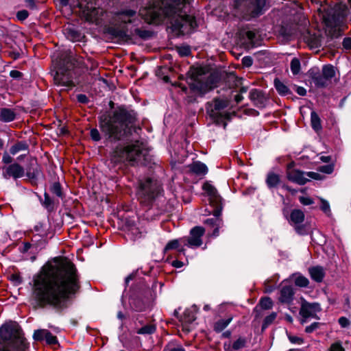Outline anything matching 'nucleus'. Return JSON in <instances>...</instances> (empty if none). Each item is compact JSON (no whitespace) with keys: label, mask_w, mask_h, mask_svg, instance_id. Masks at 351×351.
<instances>
[{"label":"nucleus","mask_w":351,"mask_h":351,"mask_svg":"<svg viewBox=\"0 0 351 351\" xmlns=\"http://www.w3.org/2000/svg\"><path fill=\"white\" fill-rule=\"evenodd\" d=\"M80 288L77 271L67 259H56L45 265L34 278L35 306L61 308L70 294Z\"/></svg>","instance_id":"nucleus-1"},{"label":"nucleus","mask_w":351,"mask_h":351,"mask_svg":"<svg viewBox=\"0 0 351 351\" xmlns=\"http://www.w3.org/2000/svg\"><path fill=\"white\" fill-rule=\"evenodd\" d=\"M191 0H155V24L167 19L170 21L171 29L176 34L189 33L195 26L193 16L186 14L184 9Z\"/></svg>","instance_id":"nucleus-2"},{"label":"nucleus","mask_w":351,"mask_h":351,"mask_svg":"<svg viewBox=\"0 0 351 351\" xmlns=\"http://www.w3.org/2000/svg\"><path fill=\"white\" fill-rule=\"evenodd\" d=\"M134 119L128 111L119 109L114 111L112 116H101L99 118V127L108 141L115 142L127 134Z\"/></svg>","instance_id":"nucleus-3"},{"label":"nucleus","mask_w":351,"mask_h":351,"mask_svg":"<svg viewBox=\"0 0 351 351\" xmlns=\"http://www.w3.org/2000/svg\"><path fill=\"white\" fill-rule=\"evenodd\" d=\"M29 343L20 326L9 322L0 327V351H28Z\"/></svg>","instance_id":"nucleus-4"},{"label":"nucleus","mask_w":351,"mask_h":351,"mask_svg":"<svg viewBox=\"0 0 351 351\" xmlns=\"http://www.w3.org/2000/svg\"><path fill=\"white\" fill-rule=\"evenodd\" d=\"M53 62L56 71L53 77L55 84L61 87V90H69L75 86L72 70L75 66V59L71 51H65Z\"/></svg>","instance_id":"nucleus-5"},{"label":"nucleus","mask_w":351,"mask_h":351,"mask_svg":"<svg viewBox=\"0 0 351 351\" xmlns=\"http://www.w3.org/2000/svg\"><path fill=\"white\" fill-rule=\"evenodd\" d=\"M351 13L347 5L338 3L324 17L326 32L331 37H337L342 31V27Z\"/></svg>","instance_id":"nucleus-6"},{"label":"nucleus","mask_w":351,"mask_h":351,"mask_svg":"<svg viewBox=\"0 0 351 351\" xmlns=\"http://www.w3.org/2000/svg\"><path fill=\"white\" fill-rule=\"evenodd\" d=\"M189 73L190 77L188 80V84L191 89L197 94H205L216 85L215 77L209 72L205 71L202 67H192Z\"/></svg>","instance_id":"nucleus-7"},{"label":"nucleus","mask_w":351,"mask_h":351,"mask_svg":"<svg viewBox=\"0 0 351 351\" xmlns=\"http://www.w3.org/2000/svg\"><path fill=\"white\" fill-rule=\"evenodd\" d=\"M266 0H234V14L249 21L262 15L265 11Z\"/></svg>","instance_id":"nucleus-8"},{"label":"nucleus","mask_w":351,"mask_h":351,"mask_svg":"<svg viewBox=\"0 0 351 351\" xmlns=\"http://www.w3.org/2000/svg\"><path fill=\"white\" fill-rule=\"evenodd\" d=\"M202 189L208 197L209 204L215 208V210H213L214 217L207 219L204 223L206 225L215 228L212 235L213 237H217L219 235V228L221 225V220L219 218L222 210L221 198L218 195L215 188L210 184H204Z\"/></svg>","instance_id":"nucleus-9"},{"label":"nucleus","mask_w":351,"mask_h":351,"mask_svg":"<svg viewBox=\"0 0 351 351\" xmlns=\"http://www.w3.org/2000/svg\"><path fill=\"white\" fill-rule=\"evenodd\" d=\"M136 15V10L128 8L122 9L115 13L110 21L112 27H109V32L119 40H127L128 38L127 32L121 25L132 23Z\"/></svg>","instance_id":"nucleus-10"},{"label":"nucleus","mask_w":351,"mask_h":351,"mask_svg":"<svg viewBox=\"0 0 351 351\" xmlns=\"http://www.w3.org/2000/svg\"><path fill=\"white\" fill-rule=\"evenodd\" d=\"M146 154L147 151L136 143L124 147H117L112 154V160L114 162L128 161L144 163Z\"/></svg>","instance_id":"nucleus-11"},{"label":"nucleus","mask_w":351,"mask_h":351,"mask_svg":"<svg viewBox=\"0 0 351 351\" xmlns=\"http://www.w3.org/2000/svg\"><path fill=\"white\" fill-rule=\"evenodd\" d=\"M228 106L227 100L216 99L208 104L206 109L210 118L217 124H220L230 117V113L226 110Z\"/></svg>","instance_id":"nucleus-12"},{"label":"nucleus","mask_w":351,"mask_h":351,"mask_svg":"<svg viewBox=\"0 0 351 351\" xmlns=\"http://www.w3.org/2000/svg\"><path fill=\"white\" fill-rule=\"evenodd\" d=\"M77 6L86 21L98 25L105 22L107 14L101 8H96L93 3H78Z\"/></svg>","instance_id":"nucleus-13"},{"label":"nucleus","mask_w":351,"mask_h":351,"mask_svg":"<svg viewBox=\"0 0 351 351\" xmlns=\"http://www.w3.org/2000/svg\"><path fill=\"white\" fill-rule=\"evenodd\" d=\"M138 194L141 204L147 209H151L154 199L153 184L151 178L141 184Z\"/></svg>","instance_id":"nucleus-14"},{"label":"nucleus","mask_w":351,"mask_h":351,"mask_svg":"<svg viewBox=\"0 0 351 351\" xmlns=\"http://www.w3.org/2000/svg\"><path fill=\"white\" fill-rule=\"evenodd\" d=\"M204 228L200 226H195L190 231L189 238L183 237L185 240L184 245L191 248H196L202 245V237L204 234Z\"/></svg>","instance_id":"nucleus-15"},{"label":"nucleus","mask_w":351,"mask_h":351,"mask_svg":"<svg viewBox=\"0 0 351 351\" xmlns=\"http://www.w3.org/2000/svg\"><path fill=\"white\" fill-rule=\"evenodd\" d=\"M293 163H290L287 166V176L288 180L300 185L304 184L309 179L305 177V173L293 169Z\"/></svg>","instance_id":"nucleus-16"},{"label":"nucleus","mask_w":351,"mask_h":351,"mask_svg":"<svg viewBox=\"0 0 351 351\" xmlns=\"http://www.w3.org/2000/svg\"><path fill=\"white\" fill-rule=\"evenodd\" d=\"M321 311L320 305L317 302L310 303L306 301L302 302L300 314L304 318L317 317V313Z\"/></svg>","instance_id":"nucleus-17"},{"label":"nucleus","mask_w":351,"mask_h":351,"mask_svg":"<svg viewBox=\"0 0 351 351\" xmlns=\"http://www.w3.org/2000/svg\"><path fill=\"white\" fill-rule=\"evenodd\" d=\"M3 176L5 179L13 178L16 180L23 177L25 173L23 167L17 163L12 164L3 168Z\"/></svg>","instance_id":"nucleus-18"},{"label":"nucleus","mask_w":351,"mask_h":351,"mask_svg":"<svg viewBox=\"0 0 351 351\" xmlns=\"http://www.w3.org/2000/svg\"><path fill=\"white\" fill-rule=\"evenodd\" d=\"M303 39L311 49H317L322 46V38L318 32L307 30L303 35Z\"/></svg>","instance_id":"nucleus-19"},{"label":"nucleus","mask_w":351,"mask_h":351,"mask_svg":"<svg viewBox=\"0 0 351 351\" xmlns=\"http://www.w3.org/2000/svg\"><path fill=\"white\" fill-rule=\"evenodd\" d=\"M290 219H291V221L293 223H294L295 225H298L299 223H301L304 221V214L300 210H293L291 213ZM295 228L296 232L298 234H306V231L304 230V229L302 226H296Z\"/></svg>","instance_id":"nucleus-20"},{"label":"nucleus","mask_w":351,"mask_h":351,"mask_svg":"<svg viewBox=\"0 0 351 351\" xmlns=\"http://www.w3.org/2000/svg\"><path fill=\"white\" fill-rule=\"evenodd\" d=\"M294 291L291 286H283L280 291L279 302L282 304H289L293 300Z\"/></svg>","instance_id":"nucleus-21"},{"label":"nucleus","mask_w":351,"mask_h":351,"mask_svg":"<svg viewBox=\"0 0 351 351\" xmlns=\"http://www.w3.org/2000/svg\"><path fill=\"white\" fill-rule=\"evenodd\" d=\"M187 157V151L183 147L179 150H173V154H171V166L173 169L176 168V165L181 164L184 162V159Z\"/></svg>","instance_id":"nucleus-22"},{"label":"nucleus","mask_w":351,"mask_h":351,"mask_svg":"<svg viewBox=\"0 0 351 351\" xmlns=\"http://www.w3.org/2000/svg\"><path fill=\"white\" fill-rule=\"evenodd\" d=\"M184 241L185 240L183 239V237H182L169 241L165 247V251L176 249L180 253L184 254V246H186L184 245Z\"/></svg>","instance_id":"nucleus-23"},{"label":"nucleus","mask_w":351,"mask_h":351,"mask_svg":"<svg viewBox=\"0 0 351 351\" xmlns=\"http://www.w3.org/2000/svg\"><path fill=\"white\" fill-rule=\"evenodd\" d=\"M189 170L198 176H204L208 172V168L206 165L199 161L193 162L189 165Z\"/></svg>","instance_id":"nucleus-24"},{"label":"nucleus","mask_w":351,"mask_h":351,"mask_svg":"<svg viewBox=\"0 0 351 351\" xmlns=\"http://www.w3.org/2000/svg\"><path fill=\"white\" fill-rule=\"evenodd\" d=\"M139 14L149 24L154 21V7L150 5L148 7L143 8L139 11Z\"/></svg>","instance_id":"nucleus-25"},{"label":"nucleus","mask_w":351,"mask_h":351,"mask_svg":"<svg viewBox=\"0 0 351 351\" xmlns=\"http://www.w3.org/2000/svg\"><path fill=\"white\" fill-rule=\"evenodd\" d=\"M16 117L15 112L10 108H0V121L3 122H10L14 120Z\"/></svg>","instance_id":"nucleus-26"},{"label":"nucleus","mask_w":351,"mask_h":351,"mask_svg":"<svg viewBox=\"0 0 351 351\" xmlns=\"http://www.w3.org/2000/svg\"><path fill=\"white\" fill-rule=\"evenodd\" d=\"M309 274L311 278L318 282H322L324 277V269L320 266L309 268Z\"/></svg>","instance_id":"nucleus-27"},{"label":"nucleus","mask_w":351,"mask_h":351,"mask_svg":"<svg viewBox=\"0 0 351 351\" xmlns=\"http://www.w3.org/2000/svg\"><path fill=\"white\" fill-rule=\"evenodd\" d=\"M195 311V306H193L192 308L186 309L184 313L183 317L180 319V321L184 324H191L196 319Z\"/></svg>","instance_id":"nucleus-28"},{"label":"nucleus","mask_w":351,"mask_h":351,"mask_svg":"<svg viewBox=\"0 0 351 351\" xmlns=\"http://www.w3.org/2000/svg\"><path fill=\"white\" fill-rule=\"evenodd\" d=\"M141 232L134 225L129 226L125 230V237L132 241H135L141 237Z\"/></svg>","instance_id":"nucleus-29"},{"label":"nucleus","mask_w":351,"mask_h":351,"mask_svg":"<svg viewBox=\"0 0 351 351\" xmlns=\"http://www.w3.org/2000/svg\"><path fill=\"white\" fill-rule=\"evenodd\" d=\"M64 34L67 39L75 42L80 40L81 34L73 28L68 27L64 29Z\"/></svg>","instance_id":"nucleus-30"},{"label":"nucleus","mask_w":351,"mask_h":351,"mask_svg":"<svg viewBox=\"0 0 351 351\" xmlns=\"http://www.w3.org/2000/svg\"><path fill=\"white\" fill-rule=\"evenodd\" d=\"M312 80L315 85L318 87L326 86L330 81L322 73L315 74L313 76Z\"/></svg>","instance_id":"nucleus-31"},{"label":"nucleus","mask_w":351,"mask_h":351,"mask_svg":"<svg viewBox=\"0 0 351 351\" xmlns=\"http://www.w3.org/2000/svg\"><path fill=\"white\" fill-rule=\"evenodd\" d=\"M274 85L276 90L281 95H287L290 93L288 87L278 79L274 80Z\"/></svg>","instance_id":"nucleus-32"},{"label":"nucleus","mask_w":351,"mask_h":351,"mask_svg":"<svg viewBox=\"0 0 351 351\" xmlns=\"http://www.w3.org/2000/svg\"><path fill=\"white\" fill-rule=\"evenodd\" d=\"M311 126L314 130L319 131L322 129L320 119L314 111H312L311 113Z\"/></svg>","instance_id":"nucleus-33"},{"label":"nucleus","mask_w":351,"mask_h":351,"mask_svg":"<svg viewBox=\"0 0 351 351\" xmlns=\"http://www.w3.org/2000/svg\"><path fill=\"white\" fill-rule=\"evenodd\" d=\"M232 317H229L226 319H220L217 321L214 325L215 331L219 332L226 328L228 324L231 322Z\"/></svg>","instance_id":"nucleus-34"},{"label":"nucleus","mask_w":351,"mask_h":351,"mask_svg":"<svg viewBox=\"0 0 351 351\" xmlns=\"http://www.w3.org/2000/svg\"><path fill=\"white\" fill-rule=\"evenodd\" d=\"M267 184L269 188L276 186L280 182V178L275 173H269L267 178Z\"/></svg>","instance_id":"nucleus-35"},{"label":"nucleus","mask_w":351,"mask_h":351,"mask_svg":"<svg viewBox=\"0 0 351 351\" xmlns=\"http://www.w3.org/2000/svg\"><path fill=\"white\" fill-rule=\"evenodd\" d=\"M322 74L329 80H330L335 74V68L332 65H325L322 69Z\"/></svg>","instance_id":"nucleus-36"},{"label":"nucleus","mask_w":351,"mask_h":351,"mask_svg":"<svg viewBox=\"0 0 351 351\" xmlns=\"http://www.w3.org/2000/svg\"><path fill=\"white\" fill-rule=\"evenodd\" d=\"M27 149V145L26 143L23 142H19L11 147L10 149V154L12 155H15L20 151L26 150Z\"/></svg>","instance_id":"nucleus-37"},{"label":"nucleus","mask_w":351,"mask_h":351,"mask_svg":"<svg viewBox=\"0 0 351 351\" xmlns=\"http://www.w3.org/2000/svg\"><path fill=\"white\" fill-rule=\"evenodd\" d=\"M291 71L293 75H297L300 71V62L299 59L294 58L291 61Z\"/></svg>","instance_id":"nucleus-38"},{"label":"nucleus","mask_w":351,"mask_h":351,"mask_svg":"<svg viewBox=\"0 0 351 351\" xmlns=\"http://www.w3.org/2000/svg\"><path fill=\"white\" fill-rule=\"evenodd\" d=\"M45 335V340L46 343L49 345H54L58 343V340L56 337L53 335L49 330H47V332H42Z\"/></svg>","instance_id":"nucleus-39"},{"label":"nucleus","mask_w":351,"mask_h":351,"mask_svg":"<svg viewBox=\"0 0 351 351\" xmlns=\"http://www.w3.org/2000/svg\"><path fill=\"white\" fill-rule=\"evenodd\" d=\"M308 280L302 276H298L295 279V285L301 287H306L308 285Z\"/></svg>","instance_id":"nucleus-40"},{"label":"nucleus","mask_w":351,"mask_h":351,"mask_svg":"<svg viewBox=\"0 0 351 351\" xmlns=\"http://www.w3.org/2000/svg\"><path fill=\"white\" fill-rule=\"evenodd\" d=\"M250 97L252 100L257 101L258 102H263V95L261 91L257 90H252L250 93Z\"/></svg>","instance_id":"nucleus-41"},{"label":"nucleus","mask_w":351,"mask_h":351,"mask_svg":"<svg viewBox=\"0 0 351 351\" xmlns=\"http://www.w3.org/2000/svg\"><path fill=\"white\" fill-rule=\"evenodd\" d=\"M47 330H46V329L36 330L33 335V339L35 341H42L45 340V335H44V333H43L41 332H47Z\"/></svg>","instance_id":"nucleus-42"},{"label":"nucleus","mask_w":351,"mask_h":351,"mask_svg":"<svg viewBox=\"0 0 351 351\" xmlns=\"http://www.w3.org/2000/svg\"><path fill=\"white\" fill-rule=\"evenodd\" d=\"M136 34L144 40L148 39L152 36V32L141 29H136Z\"/></svg>","instance_id":"nucleus-43"},{"label":"nucleus","mask_w":351,"mask_h":351,"mask_svg":"<svg viewBox=\"0 0 351 351\" xmlns=\"http://www.w3.org/2000/svg\"><path fill=\"white\" fill-rule=\"evenodd\" d=\"M260 305L263 309H269L272 307L273 302L271 298H264L261 300Z\"/></svg>","instance_id":"nucleus-44"},{"label":"nucleus","mask_w":351,"mask_h":351,"mask_svg":"<svg viewBox=\"0 0 351 351\" xmlns=\"http://www.w3.org/2000/svg\"><path fill=\"white\" fill-rule=\"evenodd\" d=\"M246 341L245 338L239 337L232 344V348L235 350H239L245 347Z\"/></svg>","instance_id":"nucleus-45"},{"label":"nucleus","mask_w":351,"mask_h":351,"mask_svg":"<svg viewBox=\"0 0 351 351\" xmlns=\"http://www.w3.org/2000/svg\"><path fill=\"white\" fill-rule=\"evenodd\" d=\"M51 191L58 197H62V189L59 182H54L51 186Z\"/></svg>","instance_id":"nucleus-46"},{"label":"nucleus","mask_w":351,"mask_h":351,"mask_svg":"<svg viewBox=\"0 0 351 351\" xmlns=\"http://www.w3.org/2000/svg\"><path fill=\"white\" fill-rule=\"evenodd\" d=\"M320 199H321V206H320L321 210L326 215H330V204H329L328 202H327L326 200H325L322 198H321Z\"/></svg>","instance_id":"nucleus-47"},{"label":"nucleus","mask_w":351,"mask_h":351,"mask_svg":"<svg viewBox=\"0 0 351 351\" xmlns=\"http://www.w3.org/2000/svg\"><path fill=\"white\" fill-rule=\"evenodd\" d=\"M153 328L152 326L146 325L136 330V333L141 335H150L152 333Z\"/></svg>","instance_id":"nucleus-48"},{"label":"nucleus","mask_w":351,"mask_h":351,"mask_svg":"<svg viewBox=\"0 0 351 351\" xmlns=\"http://www.w3.org/2000/svg\"><path fill=\"white\" fill-rule=\"evenodd\" d=\"M289 340L293 344L301 345L303 343V339L291 335H288Z\"/></svg>","instance_id":"nucleus-49"},{"label":"nucleus","mask_w":351,"mask_h":351,"mask_svg":"<svg viewBox=\"0 0 351 351\" xmlns=\"http://www.w3.org/2000/svg\"><path fill=\"white\" fill-rule=\"evenodd\" d=\"M319 170L321 172L326 173L328 174L331 173L334 170V165H323L319 167Z\"/></svg>","instance_id":"nucleus-50"},{"label":"nucleus","mask_w":351,"mask_h":351,"mask_svg":"<svg viewBox=\"0 0 351 351\" xmlns=\"http://www.w3.org/2000/svg\"><path fill=\"white\" fill-rule=\"evenodd\" d=\"M29 16V13L27 10H20L16 14V17L19 21H24Z\"/></svg>","instance_id":"nucleus-51"},{"label":"nucleus","mask_w":351,"mask_h":351,"mask_svg":"<svg viewBox=\"0 0 351 351\" xmlns=\"http://www.w3.org/2000/svg\"><path fill=\"white\" fill-rule=\"evenodd\" d=\"M90 136L95 141H99L101 139L100 134L97 129L93 128L90 130Z\"/></svg>","instance_id":"nucleus-52"},{"label":"nucleus","mask_w":351,"mask_h":351,"mask_svg":"<svg viewBox=\"0 0 351 351\" xmlns=\"http://www.w3.org/2000/svg\"><path fill=\"white\" fill-rule=\"evenodd\" d=\"M329 351H345L339 342H335L330 346Z\"/></svg>","instance_id":"nucleus-53"},{"label":"nucleus","mask_w":351,"mask_h":351,"mask_svg":"<svg viewBox=\"0 0 351 351\" xmlns=\"http://www.w3.org/2000/svg\"><path fill=\"white\" fill-rule=\"evenodd\" d=\"M178 53L181 56H187L191 53V49L189 47H181L178 49Z\"/></svg>","instance_id":"nucleus-54"},{"label":"nucleus","mask_w":351,"mask_h":351,"mask_svg":"<svg viewBox=\"0 0 351 351\" xmlns=\"http://www.w3.org/2000/svg\"><path fill=\"white\" fill-rule=\"evenodd\" d=\"M276 317V313H272L269 315L267 316L264 319V325L270 324Z\"/></svg>","instance_id":"nucleus-55"},{"label":"nucleus","mask_w":351,"mask_h":351,"mask_svg":"<svg viewBox=\"0 0 351 351\" xmlns=\"http://www.w3.org/2000/svg\"><path fill=\"white\" fill-rule=\"evenodd\" d=\"M342 45H343V49H345L346 50L351 49V38H350V37L345 38L343 40Z\"/></svg>","instance_id":"nucleus-56"},{"label":"nucleus","mask_w":351,"mask_h":351,"mask_svg":"<svg viewBox=\"0 0 351 351\" xmlns=\"http://www.w3.org/2000/svg\"><path fill=\"white\" fill-rule=\"evenodd\" d=\"M299 199L303 205H311L313 203V199L308 197H300Z\"/></svg>","instance_id":"nucleus-57"},{"label":"nucleus","mask_w":351,"mask_h":351,"mask_svg":"<svg viewBox=\"0 0 351 351\" xmlns=\"http://www.w3.org/2000/svg\"><path fill=\"white\" fill-rule=\"evenodd\" d=\"M242 63L245 66L249 67L252 66L253 61L250 57L245 56L242 59Z\"/></svg>","instance_id":"nucleus-58"},{"label":"nucleus","mask_w":351,"mask_h":351,"mask_svg":"<svg viewBox=\"0 0 351 351\" xmlns=\"http://www.w3.org/2000/svg\"><path fill=\"white\" fill-rule=\"evenodd\" d=\"M339 323L342 327H346L350 324L348 319L344 317H341L339 319Z\"/></svg>","instance_id":"nucleus-59"},{"label":"nucleus","mask_w":351,"mask_h":351,"mask_svg":"<svg viewBox=\"0 0 351 351\" xmlns=\"http://www.w3.org/2000/svg\"><path fill=\"white\" fill-rule=\"evenodd\" d=\"M10 75L12 77V78H14V79H16V78H19L21 77L22 75V73L19 71H16V70H12L10 71Z\"/></svg>","instance_id":"nucleus-60"},{"label":"nucleus","mask_w":351,"mask_h":351,"mask_svg":"<svg viewBox=\"0 0 351 351\" xmlns=\"http://www.w3.org/2000/svg\"><path fill=\"white\" fill-rule=\"evenodd\" d=\"M306 176L309 178H312V179H314V180H319L320 179V175L318 173H315V172H308L306 173Z\"/></svg>","instance_id":"nucleus-61"},{"label":"nucleus","mask_w":351,"mask_h":351,"mask_svg":"<svg viewBox=\"0 0 351 351\" xmlns=\"http://www.w3.org/2000/svg\"><path fill=\"white\" fill-rule=\"evenodd\" d=\"M317 323H313L311 326H306L305 331L308 333L312 332L315 328H317Z\"/></svg>","instance_id":"nucleus-62"},{"label":"nucleus","mask_w":351,"mask_h":351,"mask_svg":"<svg viewBox=\"0 0 351 351\" xmlns=\"http://www.w3.org/2000/svg\"><path fill=\"white\" fill-rule=\"evenodd\" d=\"M296 92L299 95L304 96L306 94V90L304 87L297 86Z\"/></svg>","instance_id":"nucleus-63"},{"label":"nucleus","mask_w":351,"mask_h":351,"mask_svg":"<svg viewBox=\"0 0 351 351\" xmlns=\"http://www.w3.org/2000/svg\"><path fill=\"white\" fill-rule=\"evenodd\" d=\"M77 100L80 103L85 104L88 101V98L85 95L80 94L77 95Z\"/></svg>","instance_id":"nucleus-64"}]
</instances>
